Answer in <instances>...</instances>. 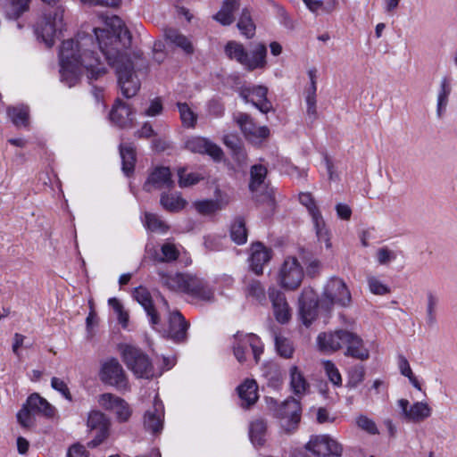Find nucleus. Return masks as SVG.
<instances>
[{
	"label": "nucleus",
	"instance_id": "1",
	"mask_svg": "<svg viewBox=\"0 0 457 457\" xmlns=\"http://www.w3.org/2000/svg\"><path fill=\"white\" fill-rule=\"evenodd\" d=\"M105 28L93 29L94 35L79 32L75 38L64 40L59 52L61 81L75 86L83 71L88 79H97L107 72L96 51L105 56L116 71L118 85L126 98L137 95L140 81L135 73L137 62L127 54L131 35L122 20L112 15L104 20Z\"/></svg>",
	"mask_w": 457,
	"mask_h": 457
},
{
	"label": "nucleus",
	"instance_id": "2",
	"mask_svg": "<svg viewBox=\"0 0 457 457\" xmlns=\"http://www.w3.org/2000/svg\"><path fill=\"white\" fill-rule=\"evenodd\" d=\"M224 51L228 59L237 62L248 71L262 69L267 63V48L265 45L261 43L253 47L251 54H248L241 43L228 41L225 46Z\"/></svg>",
	"mask_w": 457,
	"mask_h": 457
},
{
	"label": "nucleus",
	"instance_id": "3",
	"mask_svg": "<svg viewBox=\"0 0 457 457\" xmlns=\"http://www.w3.org/2000/svg\"><path fill=\"white\" fill-rule=\"evenodd\" d=\"M268 403L273 415L279 419L280 433L288 436L294 434L297 430L301 420L300 402L289 397L278 403L271 398Z\"/></svg>",
	"mask_w": 457,
	"mask_h": 457
},
{
	"label": "nucleus",
	"instance_id": "4",
	"mask_svg": "<svg viewBox=\"0 0 457 457\" xmlns=\"http://www.w3.org/2000/svg\"><path fill=\"white\" fill-rule=\"evenodd\" d=\"M351 301V293L344 280L333 278L326 284L318 304L320 308L330 311L334 305L347 307Z\"/></svg>",
	"mask_w": 457,
	"mask_h": 457
},
{
	"label": "nucleus",
	"instance_id": "5",
	"mask_svg": "<svg viewBox=\"0 0 457 457\" xmlns=\"http://www.w3.org/2000/svg\"><path fill=\"white\" fill-rule=\"evenodd\" d=\"M122 361L137 378H152L154 376L153 363L141 349L125 345L121 351Z\"/></svg>",
	"mask_w": 457,
	"mask_h": 457
},
{
	"label": "nucleus",
	"instance_id": "6",
	"mask_svg": "<svg viewBox=\"0 0 457 457\" xmlns=\"http://www.w3.org/2000/svg\"><path fill=\"white\" fill-rule=\"evenodd\" d=\"M64 7L59 5L53 13L46 14L37 23L35 33L47 47H52L58 32L64 28L63 15Z\"/></svg>",
	"mask_w": 457,
	"mask_h": 457
},
{
	"label": "nucleus",
	"instance_id": "7",
	"mask_svg": "<svg viewBox=\"0 0 457 457\" xmlns=\"http://www.w3.org/2000/svg\"><path fill=\"white\" fill-rule=\"evenodd\" d=\"M303 277V269L298 260L287 257L278 269L277 281L282 288L294 291L301 286Z\"/></svg>",
	"mask_w": 457,
	"mask_h": 457
},
{
	"label": "nucleus",
	"instance_id": "8",
	"mask_svg": "<svg viewBox=\"0 0 457 457\" xmlns=\"http://www.w3.org/2000/svg\"><path fill=\"white\" fill-rule=\"evenodd\" d=\"M251 349L255 362H258L263 352V345L255 334L237 332L234 335L233 353L239 362L246 360V353Z\"/></svg>",
	"mask_w": 457,
	"mask_h": 457
},
{
	"label": "nucleus",
	"instance_id": "9",
	"mask_svg": "<svg viewBox=\"0 0 457 457\" xmlns=\"http://www.w3.org/2000/svg\"><path fill=\"white\" fill-rule=\"evenodd\" d=\"M305 449L317 457H340L343 446L328 435L312 436Z\"/></svg>",
	"mask_w": 457,
	"mask_h": 457
},
{
	"label": "nucleus",
	"instance_id": "10",
	"mask_svg": "<svg viewBox=\"0 0 457 457\" xmlns=\"http://www.w3.org/2000/svg\"><path fill=\"white\" fill-rule=\"evenodd\" d=\"M99 377L104 383L115 386L118 389H126L128 387L125 371L115 358L108 359L102 363Z\"/></svg>",
	"mask_w": 457,
	"mask_h": 457
},
{
	"label": "nucleus",
	"instance_id": "11",
	"mask_svg": "<svg viewBox=\"0 0 457 457\" xmlns=\"http://www.w3.org/2000/svg\"><path fill=\"white\" fill-rule=\"evenodd\" d=\"M245 138L253 145H260L270 136L267 126H256L251 116L245 112H238L235 117Z\"/></svg>",
	"mask_w": 457,
	"mask_h": 457
},
{
	"label": "nucleus",
	"instance_id": "12",
	"mask_svg": "<svg viewBox=\"0 0 457 457\" xmlns=\"http://www.w3.org/2000/svg\"><path fill=\"white\" fill-rule=\"evenodd\" d=\"M299 201L307 208L312 216L319 241L325 242L326 246L330 247L328 230L312 195L310 193H301Z\"/></svg>",
	"mask_w": 457,
	"mask_h": 457
},
{
	"label": "nucleus",
	"instance_id": "13",
	"mask_svg": "<svg viewBox=\"0 0 457 457\" xmlns=\"http://www.w3.org/2000/svg\"><path fill=\"white\" fill-rule=\"evenodd\" d=\"M268 88L264 86L244 87L239 95L245 103H251L261 112L268 113L272 110V104L267 98Z\"/></svg>",
	"mask_w": 457,
	"mask_h": 457
},
{
	"label": "nucleus",
	"instance_id": "14",
	"mask_svg": "<svg viewBox=\"0 0 457 457\" xmlns=\"http://www.w3.org/2000/svg\"><path fill=\"white\" fill-rule=\"evenodd\" d=\"M397 404L402 411V417L407 421L420 423L432 414L431 407L425 402H416L412 405L407 399H399Z\"/></svg>",
	"mask_w": 457,
	"mask_h": 457
},
{
	"label": "nucleus",
	"instance_id": "15",
	"mask_svg": "<svg viewBox=\"0 0 457 457\" xmlns=\"http://www.w3.org/2000/svg\"><path fill=\"white\" fill-rule=\"evenodd\" d=\"M184 294L192 299L202 302L214 301V291L202 278L188 273Z\"/></svg>",
	"mask_w": 457,
	"mask_h": 457
},
{
	"label": "nucleus",
	"instance_id": "16",
	"mask_svg": "<svg viewBox=\"0 0 457 457\" xmlns=\"http://www.w3.org/2000/svg\"><path fill=\"white\" fill-rule=\"evenodd\" d=\"M184 294L192 299L202 302L214 301V291L202 278L188 273Z\"/></svg>",
	"mask_w": 457,
	"mask_h": 457
},
{
	"label": "nucleus",
	"instance_id": "17",
	"mask_svg": "<svg viewBox=\"0 0 457 457\" xmlns=\"http://www.w3.org/2000/svg\"><path fill=\"white\" fill-rule=\"evenodd\" d=\"M98 403L105 410L112 411L120 422L127 421L131 416V410L128 403L112 394L101 395Z\"/></svg>",
	"mask_w": 457,
	"mask_h": 457
},
{
	"label": "nucleus",
	"instance_id": "18",
	"mask_svg": "<svg viewBox=\"0 0 457 457\" xmlns=\"http://www.w3.org/2000/svg\"><path fill=\"white\" fill-rule=\"evenodd\" d=\"M185 148L192 153L208 154L219 161L222 157V150L216 144L203 137H190L185 141Z\"/></svg>",
	"mask_w": 457,
	"mask_h": 457
},
{
	"label": "nucleus",
	"instance_id": "19",
	"mask_svg": "<svg viewBox=\"0 0 457 457\" xmlns=\"http://www.w3.org/2000/svg\"><path fill=\"white\" fill-rule=\"evenodd\" d=\"M174 187L171 173L168 167H156L148 176L144 189L151 192L155 189H170Z\"/></svg>",
	"mask_w": 457,
	"mask_h": 457
},
{
	"label": "nucleus",
	"instance_id": "20",
	"mask_svg": "<svg viewBox=\"0 0 457 457\" xmlns=\"http://www.w3.org/2000/svg\"><path fill=\"white\" fill-rule=\"evenodd\" d=\"M164 408L162 401L156 396L153 407L144 416V427L152 434H158L163 426Z\"/></svg>",
	"mask_w": 457,
	"mask_h": 457
},
{
	"label": "nucleus",
	"instance_id": "21",
	"mask_svg": "<svg viewBox=\"0 0 457 457\" xmlns=\"http://www.w3.org/2000/svg\"><path fill=\"white\" fill-rule=\"evenodd\" d=\"M346 332L345 329H338L334 332L320 333L317 337L319 348L326 353L338 351L345 345Z\"/></svg>",
	"mask_w": 457,
	"mask_h": 457
},
{
	"label": "nucleus",
	"instance_id": "22",
	"mask_svg": "<svg viewBox=\"0 0 457 457\" xmlns=\"http://www.w3.org/2000/svg\"><path fill=\"white\" fill-rule=\"evenodd\" d=\"M344 345L346 347L345 356L360 361H366L370 358V351L365 347L363 340L353 332L347 330Z\"/></svg>",
	"mask_w": 457,
	"mask_h": 457
},
{
	"label": "nucleus",
	"instance_id": "23",
	"mask_svg": "<svg viewBox=\"0 0 457 457\" xmlns=\"http://www.w3.org/2000/svg\"><path fill=\"white\" fill-rule=\"evenodd\" d=\"M269 297L272 303L276 320L282 324L288 322L291 318V312L285 295L276 288H270Z\"/></svg>",
	"mask_w": 457,
	"mask_h": 457
},
{
	"label": "nucleus",
	"instance_id": "24",
	"mask_svg": "<svg viewBox=\"0 0 457 457\" xmlns=\"http://www.w3.org/2000/svg\"><path fill=\"white\" fill-rule=\"evenodd\" d=\"M110 120L121 129L130 128L133 126L134 113L129 104L117 99L110 112Z\"/></svg>",
	"mask_w": 457,
	"mask_h": 457
},
{
	"label": "nucleus",
	"instance_id": "25",
	"mask_svg": "<svg viewBox=\"0 0 457 457\" xmlns=\"http://www.w3.org/2000/svg\"><path fill=\"white\" fill-rule=\"evenodd\" d=\"M157 274L160 278V283L163 287L175 293L184 292L188 273H172L159 269Z\"/></svg>",
	"mask_w": 457,
	"mask_h": 457
},
{
	"label": "nucleus",
	"instance_id": "26",
	"mask_svg": "<svg viewBox=\"0 0 457 457\" xmlns=\"http://www.w3.org/2000/svg\"><path fill=\"white\" fill-rule=\"evenodd\" d=\"M32 0H0V10L7 20L17 21L29 10Z\"/></svg>",
	"mask_w": 457,
	"mask_h": 457
},
{
	"label": "nucleus",
	"instance_id": "27",
	"mask_svg": "<svg viewBox=\"0 0 457 457\" xmlns=\"http://www.w3.org/2000/svg\"><path fill=\"white\" fill-rule=\"evenodd\" d=\"M271 258L270 251L262 243L257 242L251 246L250 267L257 274H262L263 266L270 262Z\"/></svg>",
	"mask_w": 457,
	"mask_h": 457
},
{
	"label": "nucleus",
	"instance_id": "28",
	"mask_svg": "<svg viewBox=\"0 0 457 457\" xmlns=\"http://www.w3.org/2000/svg\"><path fill=\"white\" fill-rule=\"evenodd\" d=\"M169 322V337L175 342H182L187 337L189 323L179 312H171Z\"/></svg>",
	"mask_w": 457,
	"mask_h": 457
},
{
	"label": "nucleus",
	"instance_id": "29",
	"mask_svg": "<svg viewBox=\"0 0 457 457\" xmlns=\"http://www.w3.org/2000/svg\"><path fill=\"white\" fill-rule=\"evenodd\" d=\"M134 298L145 309L150 321L153 325L159 323L160 319L153 303L152 296L149 291L143 287H139L134 291Z\"/></svg>",
	"mask_w": 457,
	"mask_h": 457
},
{
	"label": "nucleus",
	"instance_id": "30",
	"mask_svg": "<svg viewBox=\"0 0 457 457\" xmlns=\"http://www.w3.org/2000/svg\"><path fill=\"white\" fill-rule=\"evenodd\" d=\"M290 389L298 397L303 396L310 389V384L303 372L295 365L289 369Z\"/></svg>",
	"mask_w": 457,
	"mask_h": 457
},
{
	"label": "nucleus",
	"instance_id": "31",
	"mask_svg": "<svg viewBox=\"0 0 457 457\" xmlns=\"http://www.w3.org/2000/svg\"><path fill=\"white\" fill-rule=\"evenodd\" d=\"M258 386L253 379H246L237 387L242 406L247 408L255 403L258 399Z\"/></svg>",
	"mask_w": 457,
	"mask_h": 457
},
{
	"label": "nucleus",
	"instance_id": "32",
	"mask_svg": "<svg viewBox=\"0 0 457 457\" xmlns=\"http://www.w3.org/2000/svg\"><path fill=\"white\" fill-rule=\"evenodd\" d=\"M238 8L239 0H224L220 10L213 18L223 26H228L234 22V13Z\"/></svg>",
	"mask_w": 457,
	"mask_h": 457
},
{
	"label": "nucleus",
	"instance_id": "33",
	"mask_svg": "<svg viewBox=\"0 0 457 457\" xmlns=\"http://www.w3.org/2000/svg\"><path fill=\"white\" fill-rule=\"evenodd\" d=\"M119 148L122 161V171L129 176L133 173L136 163L135 147L131 143H121Z\"/></svg>",
	"mask_w": 457,
	"mask_h": 457
},
{
	"label": "nucleus",
	"instance_id": "34",
	"mask_svg": "<svg viewBox=\"0 0 457 457\" xmlns=\"http://www.w3.org/2000/svg\"><path fill=\"white\" fill-rule=\"evenodd\" d=\"M26 403L34 413H41L46 417H52L54 414V408L38 394H32Z\"/></svg>",
	"mask_w": 457,
	"mask_h": 457
},
{
	"label": "nucleus",
	"instance_id": "35",
	"mask_svg": "<svg viewBox=\"0 0 457 457\" xmlns=\"http://www.w3.org/2000/svg\"><path fill=\"white\" fill-rule=\"evenodd\" d=\"M268 170L262 164H254L250 169L249 190L252 193L261 190L265 185Z\"/></svg>",
	"mask_w": 457,
	"mask_h": 457
},
{
	"label": "nucleus",
	"instance_id": "36",
	"mask_svg": "<svg viewBox=\"0 0 457 457\" xmlns=\"http://www.w3.org/2000/svg\"><path fill=\"white\" fill-rule=\"evenodd\" d=\"M267 423L259 419L250 424L249 437L254 446H262L266 442Z\"/></svg>",
	"mask_w": 457,
	"mask_h": 457
},
{
	"label": "nucleus",
	"instance_id": "37",
	"mask_svg": "<svg viewBox=\"0 0 457 457\" xmlns=\"http://www.w3.org/2000/svg\"><path fill=\"white\" fill-rule=\"evenodd\" d=\"M160 251L161 253H156L154 257V260L159 263H172L180 256L179 247L171 242L162 244Z\"/></svg>",
	"mask_w": 457,
	"mask_h": 457
},
{
	"label": "nucleus",
	"instance_id": "38",
	"mask_svg": "<svg viewBox=\"0 0 457 457\" xmlns=\"http://www.w3.org/2000/svg\"><path fill=\"white\" fill-rule=\"evenodd\" d=\"M237 27L240 33L246 38L253 37L256 27L253 21L252 13L249 8L245 7L242 9Z\"/></svg>",
	"mask_w": 457,
	"mask_h": 457
},
{
	"label": "nucleus",
	"instance_id": "39",
	"mask_svg": "<svg viewBox=\"0 0 457 457\" xmlns=\"http://www.w3.org/2000/svg\"><path fill=\"white\" fill-rule=\"evenodd\" d=\"M451 92L452 86L450 79L444 77L440 81V87L437 94L436 113L438 117H441L445 112Z\"/></svg>",
	"mask_w": 457,
	"mask_h": 457
},
{
	"label": "nucleus",
	"instance_id": "40",
	"mask_svg": "<svg viewBox=\"0 0 457 457\" xmlns=\"http://www.w3.org/2000/svg\"><path fill=\"white\" fill-rule=\"evenodd\" d=\"M160 204L166 211L176 212L185 208L187 202L179 195L162 194Z\"/></svg>",
	"mask_w": 457,
	"mask_h": 457
},
{
	"label": "nucleus",
	"instance_id": "41",
	"mask_svg": "<svg viewBox=\"0 0 457 457\" xmlns=\"http://www.w3.org/2000/svg\"><path fill=\"white\" fill-rule=\"evenodd\" d=\"M166 38L175 46L180 47L186 54H190L194 52V47L187 37L178 30L169 29L165 32Z\"/></svg>",
	"mask_w": 457,
	"mask_h": 457
},
{
	"label": "nucleus",
	"instance_id": "42",
	"mask_svg": "<svg viewBox=\"0 0 457 457\" xmlns=\"http://www.w3.org/2000/svg\"><path fill=\"white\" fill-rule=\"evenodd\" d=\"M245 292L247 296H251L258 302H262L266 299L265 288L262 284L255 278L245 279Z\"/></svg>",
	"mask_w": 457,
	"mask_h": 457
},
{
	"label": "nucleus",
	"instance_id": "43",
	"mask_svg": "<svg viewBox=\"0 0 457 457\" xmlns=\"http://www.w3.org/2000/svg\"><path fill=\"white\" fill-rule=\"evenodd\" d=\"M143 223L152 232L164 234L169 230V226L155 213L145 212Z\"/></svg>",
	"mask_w": 457,
	"mask_h": 457
},
{
	"label": "nucleus",
	"instance_id": "44",
	"mask_svg": "<svg viewBox=\"0 0 457 457\" xmlns=\"http://www.w3.org/2000/svg\"><path fill=\"white\" fill-rule=\"evenodd\" d=\"M7 114L11 118L12 123L17 127H26L29 124V107L25 105H19L9 107Z\"/></svg>",
	"mask_w": 457,
	"mask_h": 457
},
{
	"label": "nucleus",
	"instance_id": "45",
	"mask_svg": "<svg viewBox=\"0 0 457 457\" xmlns=\"http://www.w3.org/2000/svg\"><path fill=\"white\" fill-rule=\"evenodd\" d=\"M87 424L90 429H96L98 432H108L109 420L101 411H91L88 414Z\"/></svg>",
	"mask_w": 457,
	"mask_h": 457
},
{
	"label": "nucleus",
	"instance_id": "46",
	"mask_svg": "<svg viewBox=\"0 0 457 457\" xmlns=\"http://www.w3.org/2000/svg\"><path fill=\"white\" fill-rule=\"evenodd\" d=\"M231 239L237 245H243L247 240V230L243 219H237L231 225L230 228Z\"/></svg>",
	"mask_w": 457,
	"mask_h": 457
},
{
	"label": "nucleus",
	"instance_id": "47",
	"mask_svg": "<svg viewBox=\"0 0 457 457\" xmlns=\"http://www.w3.org/2000/svg\"><path fill=\"white\" fill-rule=\"evenodd\" d=\"M177 105L182 124L187 128H194L197 120L196 114L186 103H178Z\"/></svg>",
	"mask_w": 457,
	"mask_h": 457
},
{
	"label": "nucleus",
	"instance_id": "48",
	"mask_svg": "<svg viewBox=\"0 0 457 457\" xmlns=\"http://www.w3.org/2000/svg\"><path fill=\"white\" fill-rule=\"evenodd\" d=\"M275 345L278 353L284 358H291L294 353V347L292 343L286 337L276 335Z\"/></svg>",
	"mask_w": 457,
	"mask_h": 457
},
{
	"label": "nucleus",
	"instance_id": "49",
	"mask_svg": "<svg viewBox=\"0 0 457 457\" xmlns=\"http://www.w3.org/2000/svg\"><path fill=\"white\" fill-rule=\"evenodd\" d=\"M195 210L203 215H210L221 209V204L216 200H203L195 203Z\"/></svg>",
	"mask_w": 457,
	"mask_h": 457
},
{
	"label": "nucleus",
	"instance_id": "50",
	"mask_svg": "<svg viewBox=\"0 0 457 457\" xmlns=\"http://www.w3.org/2000/svg\"><path fill=\"white\" fill-rule=\"evenodd\" d=\"M323 368L326 371L328 379L335 386H340L342 385V377L335 364L330 361H325L323 362Z\"/></svg>",
	"mask_w": 457,
	"mask_h": 457
},
{
	"label": "nucleus",
	"instance_id": "51",
	"mask_svg": "<svg viewBox=\"0 0 457 457\" xmlns=\"http://www.w3.org/2000/svg\"><path fill=\"white\" fill-rule=\"evenodd\" d=\"M306 116L309 122H313L317 117L316 93H305Z\"/></svg>",
	"mask_w": 457,
	"mask_h": 457
},
{
	"label": "nucleus",
	"instance_id": "52",
	"mask_svg": "<svg viewBox=\"0 0 457 457\" xmlns=\"http://www.w3.org/2000/svg\"><path fill=\"white\" fill-rule=\"evenodd\" d=\"M438 303V299L433 294H428V304H427V323L428 326L435 325L436 321V309Z\"/></svg>",
	"mask_w": 457,
	"mask_h": 457
},
{
	"label": "nucleus",
	"instance_id": "53",
	"mask_svg": "<svg viewBox=\"0 0 457 457\" xmlns=\"http://www.w3.org/2000/svg\"><path fill=\"white\" fill-rule=\"evenodd\" d=\"M34 412L28 407L27 403L17 413L18 422L24 428H30L34 424Z\"/></svg>",
	"mask_w": 457,
	"mask_h": 457
},
{
	"label": "nucleus",
	"instance_id": "54",
	"mask_svg": "<svg viewBox=\"0 0 457 457\" xmlns=\"http://www.w3.org/2000/svg\"><path fill=\"white\" fill-rule=\"evenodd\" d=\"M356 424L360 428H361L362 430L366 431L370 435L378 434V429L377 428L375 421L367 417L366 415L358 416L356 418Z\"/></svg>",
	"mask_w": 457,
	"mask_h": 457
},
{
	"label": "nucleus",
	"instance_id": "55",
	"mask_svg": "<svg viewBox=\"0 0 457 457\" xmlns=\"http://www.w3.org/2000/svg\"><path fill=\"white\" fill-rule=\"evenodd\" d=\"M179 185L181 187H189L198 183L201 179L200 176L196 173L186 174V170L181 168L178 170Z\"/></svg>",
	"mask_w": 457,
	"mask_h": 457
},
{
	"label": "nucleus",
	"instance_id": "56",
	"mask_svg": "<svg viewBox=\"0 0 457 457\" xmlns=\"http://www.w3.org/2000/svg\"><path fill=\"white\" fill-rule=\"evenodd\" d=\"M365 377V370L363 366H356L349 371L348 385L351 387H356L361 383Z\"/></svg>",
	"mask_w": 457,
	"mask_h": 457
},
{
	"label": "nucleus",
	"instance_id": "57",
	"mask_svg": "<svg viewBox=\"0 0 457 457\" xmlns=\"http://www.w3.org/2000/svg\"><path fill=\"white\" fill-rule=\"evenodd\" d=\"M51 386L55 391H58L68 401H72V396L67 384L61 378L54 377L51 379Z\"/></svg>",
	"mask_w": 457,
	"mask_h": 457
},
{
	"label": "nucleus",
	"instance_id": "58",
	"mask_svg": "<svg viewBox=\"0 0 457 457\" xmlns=\"http://www.w3.org/2000/svg\"><path fill=\"white\" fill-rule=\"evenodd\" d=\"M370 290L375 295H386L389 293V288L375 277L368 279Z\"/></svg>",
	"mask_w": 457,
	"mask_h": 457
},
{
	"label": "nucleus",
	"instance_id": "59",
	"mask_svg": "<svg viewBox=\"0 0 457 457\" xmlns=\"http://www.w3.org/2000/svg\"><path fill=\"white\" fill-rule=\"evenodd\" d=\"M377 258L379 264H386L396 258L395 252L387 247H382L378 250Z\"/></svg>",
	"mask_w": 457,
	"mask_h": 457
},
{
	"label": "nucleus",
	"instance_id": "60",
	"mask_svg": "<svg viewBox=\"0 0 457 457\" xmlns=\"http://www.w3.org/2000/svg\"><path fill=\"white\" fill-rule=\"evenodd\" d=\"M163 110L162 102L159 98L151 101L148 108L145 110L143 114L148 117H154L160 115Z\"/></svg>",
	"mask_w": 457,
	"mask_h": 457
},
{
	"label": "nucleus",
	"instance_id": "61",
	"mask_svg": "<svg viewBox=\"0 0 457 457\" xmlns=\"http://www.w3.org/2000/svg\"><path fill=\"white\" fill-rule=\"evenodd\" d=\"M305 264L307 275L311 277L316 276L320 270V262L316 258L308 259Z\"/></svg>",
	"mask_w": 457,
	"mask_h": 457
},
{
	"label": "nucleus",
	"instance_id": "62",
	"mask_svg": "<svg viewBox=\"0 0 457 457\" xmlns=\"http://www.w3.org/2000/svg\"><path fill=\"white\" fill-rule=\"evenodd\" d=\"M120 0H81L84 4L89 6L100 5L106 7H116L119 5Z\"/></svg>",
	"mask_w": 457,
	"mask_h": 457
},
{
	"label": "nucleus",
	"instance_id": "63",
	"mask_svg": "<svg viewBox=\"0 0 457 457\" xmlns=\"http://www.w3.org/2000/svg\"><path fill=\"white\" fill-rule=\"evenodd\" d=\"M223 142L231 152L242 146L240 139L235 135H226L223 138Z\"/></svg>",
	"mask_w": 457,
	"mask_h": 457
},
{
	"label": "nucleus",
	"instance_id": "64",
	"mask_svg": "<svg viewBox=\"0 0 457 457\" xmlns=\"http://www.w3.org/2000/svg\"><path fill=\"white\" fill-rule=\"evenodd\" d=\"M67 457H88V455L83 445H74L69 449Z\"/></svg>",
	"mask_w": 457,
	"mask_h": 457
}]
</instances>
